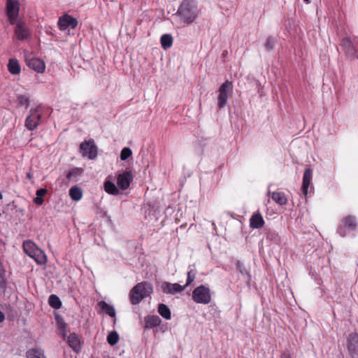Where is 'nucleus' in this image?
<instances>
[{
	"label": "nucleus",
	"instance_id": "obj_21",
	"mask_svg": "<svg viewBox=\"0 0 358 358\" xmlns=\"http://www.w3.org/2000/svg\"><path fill=\"white\" fill-rule=\"evenodd\" d=\"M98 306L102 312L105 313L111 317H115L116 313L115 308L104 301H101L98 303Z\"/></svg>",
	"mask_w": 358,
	"mask_h": 358
},
{
	"label": "nucleus",
	"instance_id": "obj_20",
	"mask_svg": "<svg viewBox=\"0 0 358 358\" xmlns=\"http://www.w3.org/2000/svg\"><path fill=\"white\" fill-rule=\"evenodd\" d=\"M69 345L73 349V351L78 352L81 350L80 341L76 333H71L68 337Z\"/></svg>",
	"mask_w": 358,
	"mask_h": 358
},
{
	"label": "nucleus",
	"instance_id": "obj_24",
	"mask_svg": "<svg viewBox=\"0 0 358 358\" xmlns=\"http://www.w3.org/2000/svg\"><path fill=\"white\" fill-rule=\"evenodd\" d=\"M103 186L104 190L109 194L117 195L120 192L118 187L115 185V184L108 179L105 180Z\"/></svg>",
	"mask_w": 358,
	"mask_h": 358
},
{
	"label": "nucleus",
	"instance_id": "obj_29",
	"mask_svg": "<svg viewBox=\"0 0 358 358\" xmlns=\"http://www.w3.org/2000/svg\"><path fill=\"white\" fill-rule=\"evenodd\" d=\"M161 45L162 47L166 50L171 47L173 44V38L171 35L166 34L161 36Z\"/></svg>",
	"mask_w": 358,
	"mask_h": 358
},
{
	"label": "nucleus",
	"instance_id": "obj_1",
	"mask_svg": "<svg viewBox=\"0 0 358 358\" xmlns=\"http://www.w3.org/2000/svg\"><path fill=\"white\" fill-rule=\"evenodd\" d=\"M176 15H178L184 23H192L198 15L197 7L194 1L183 0Z\"/></svg>",
	"mask_w": 358,
	"mask_h": 358
},
{
	"label": "nucleus",
	"instance_id": "obj_28",
	"mask_svg": "<svg viewBox=\"0 0 358 358\" xmlns=\"http://www.w3.org/2000/svg\"><path fill=\"white\" fill-rule=\"evenodd\" d=\"M158 313L162 317L166 320H170L171 317L170 308L164 303L159 304Z\"/></svg>",
	"mask_w": 358,
	"mask_h": 358
},
{
	"label": "nucleus",
	"instance_id": "obj_8",
	"mask_svg": "<svg viewBox=\"0 0 358 358\" xmlns=\"http://www.w3.org/2000/svg\"><path fill=\"white\" fill-rule=\"evenodd\" d=\"M20 13V2L18 0H7L6 5V15L8 22L13 25L17 22Z\"/></svg>",
	"mask_w": 358,
	"mask_h": 358
},
{
	"label": "nucleus",
	"instance_id": "obj_13",
	"mask_svg": "<svg viewBox=\"0 0 358 358\" xmlns=\"http://www.w3.org/2000/svg\"><path fill=\"white\" fill-rule=\"evenodd\" d=\"M15 24V34L19 41H24L30 36V31L24 22L18 21Z\"/></svg>",
	"mask_w": 358,
	"mask_h": 358
},
{
	"label": "nucleus",
	"instance_id": "obj_15",
	"mask_svg": "<svg viewBox=\"0 0 358 358\" xmlns=\"http://www.w3.org/2000/svg\"><path fill=\"white\" fill-rule=\"evenodd\" d=\"M313 178V170L310 168H306L304 171L303 176V182L301 191L303 194L306 196L308 193V188Z\"/></svg>",
	"mask_w": 358,
	"mask_h": 358
},
{
	"label": "nucleus",
	"instance_id": "obj_22",
	"mask_svg": "<svg viewBox=\"0 0 358 358\" xmlns=\"http://www.w3.org/2000/svg\"><path fill=\"white\" fill-rule=\"evenodd\" d=\"M55 318L57 328L59 330L63 338L65 339L66 336V323L65 322L64 318L59 314H55Z\"/></svg>",
	"mask_w": 358,
	"mask_h": 358
},
{
	"label": "nucleus",
	"instance_id": "obj_16",
	"mask_svg": "<svg viewBox=\"0 0 358 358\" xmlns=\"http://www.w3.org/2000/svg\"><path fill=\"white\" fill-rule=\"evenodd\" d=\"M27 65L38 73H43L45 69V63L41 59L36 57L27 59Z\"/></svg>",
	"mask_w": 358,
	"mask_h": 358
},
{
	"label": "nucleus",
	"instance_id": "obj_10",
	"mask_svg": "<svg viewBox=\"0 0 358 358\" xmlns=\"http://www.w3.org/2000/svg\"><path fill=\"white\" fill-rule=\"evenodd\" d=\"M41 115L37 108H31L30 115L26 118L24 125L29 131L34 130L39 124Z\"/></svg>",
	"mask_w": 358,
	"mask_h": 358
},
{
	"label": "nucleus",
	"instance_id": "obj_43",
	"mask_svg": "<svg viewBox=\"0 0 358 358\" xmlns=\"http://www.w3.org/2000/svg\"><path fill=\"white\" fill-rule=\"evenodd\" d=\"M4 320H5V315H4L3 313L1 310H0V323L3 322Z\"/></svg>",
	"mask_w": 358,
	"mask_h": 358
},
{
	"label": "nucleus",
	"instance_id": "obj_47",
	"mask_svg": "<svg viewBox=\"0 0 358 358\" xmlns=\"http://www.w3.org/2000/svg\"><path fill=\"white\" fill-rule=\"evenodd\" d=\"M357 38H358V36H357Z\"/></svg>",
	"mask_w": 358,
	"mask_h": 358
},
{
	"label": "nucleus",
	"instance_id": "obj_39",
	"mask_svg": "<svg viewBox=\"0 0 358 358\" xmlns=\"http://www.w3.org/2000/svg\"><path fill=\"white\" fill-rule=\"evenodd\" d=\"M7 286V280L4 276V270L0 271V288L6 290Z\"/></svg>",
	"mask_w": 358,
	"mask_h": 358
},
{
	"label": "nucleus",
	"instance_id": "obj_18",
	"mask_svg": "<svg viewBox=\"0 0 358 358\" xmlns=\"http://www.w3.org/2000/svg\"><path fill=\"white\" fill-rule=\"evenodd\" d=\"M341 46L348 56L353 57L357 52L356 47L350 38H344L342 40Z\"/></svg>",
	"mask_w": 358,
	"mask_h": 358
},
{
	"label": "nucleus",
	"instance_id": "obj_44",
	"mask_svg": "<svg viewBox=\"0 0 358 358\" xmlns=\"http://www.w3.org/2000/svg\"><path fill=\"white\" fill-rule=\"evenodd\" d=\"M27 177L29 179H31L32 178V174L31 173H27Z\"/></svg>",
	"mask_w": 358,
	"mask_h": 358
},
{
	"label": "nucleus",
	"instance_id": "obj_11",
	"mask_svg": "<svg viewBox=\"0 0 358 358\" xmlns=\"http://www.w3.org/2000/svg\"><path fill=\"white\" fill-rule=\"evenodd\" d=\"M133 180V176L131 171H126L117 176V185L122 190H126L129 187Z\"/></svg>",
	"mask_w": 358,
	"mask_h": 358
},
{
	"label": "nucleus",
	"instance_id": "obj_12",
	"mask_svg": "<svg viewBox=\"0 0 358 358\" xmlns=\"http://www.w3.org/2000/svg\"><path fill=\"white\" fill-rule=\"evenodd\" d=\"M77 25L78 20L68 14L63 15L59 18L58 26L60 30L64 31L69 27L74 29Z\"/></svg>",
	"mask_w": 358,
	"mask_h": 358
},
{
	"label": "nucleus",
	"instance_id": "obj_36",
	"mask_svg": "<svg viewBox=\"0 0 358 358\" xmlns=\"http://www.w3.org/2000/svg\"><path fill=\"white\" fill-rule=\"evenodd\" d=\"M236 268L240 273L243 276H249V273L244 266V265L239 261L237 260L236 262Z\"/></svg>",
	"mask_w": 358,
	"mask_h": 358
},
{
	"label": "nucleus",
	"instance_id": "obj_34",
	"mask_svg": "<svg viewBox=\"0 0 358 358\" xmlns=\"http://www.w3.org/2000/svg\"><path fill=\"white\" fill-rule=\"evenodd\" d=\"M17 104L20 106H25L27 108L29 105V100L27 96L19 95L17 98Z\"/></svg>",
	"mask_w": 358,
	"mask_h": 358
},
{
	"label": "nucleus",
	"instance_id": "obj_45",
	"mask_svg": "<svg viewBox=\"0 0 358 358\" xmlns=\"http://www.w3.org/2000/svg\"><path fill=\"white\" fill-rule=\"evenodd\" d=\"M2 198H3V195H2V194L0 192V200H1V199H2Z\"/></svg>",
	"mask_w": 358,
	"mask_h": 358
},
{
	"label": "nucleus",
	"instance_id": "obj_42",
	"mask_svg": "<svg viewBox=\"0 0 358 358\" xmlns=\"http://www.w3.org/2000/svg\"><path fill=\"white\" fill-rule=\"evenodd\" d=\"M34 201L36 205L41 206L43 203L44 200L41 196H36V197L34 199Z\"/></svg>",
	"mask_w": 358,
	"mask_h": 358
},
{
	"label": "nucleus",
	"instance_id": "obj_30",
	"mask_svg": "<svg viewBox=\"0 0 358 358\" xmlns=\"http://www.w3.org/2000/svg\"><path fill=\"white\" fill-rule=\"evenodd\" d=\"M48 303L52 308L55 309L60 308L62 305L60 299L55 294H51L49 296Z\"/></svg>",
	"mask_w": 358,
	"mask_h": 358
},
{
	"label": "nucleus",
	"instance_id": "obj_6",
	"mask_svg": "<svg viewBox=\"0 0 358 358\" xmlns=\"http://www.w3.org/2000/svg\"><path fill=\"white\" fill-rule=\"evenodd\" d=\"M232 89V82L229 80H226L220 87L217 96V107L219 109H222L227 105L229 94L231 93Z\"/></svg>",
	"mask_w": 358,
	"mask_h": 358
},
{
	"label": "nucleus",
	"instance_id": "obj_41",
	"mask_svg": "<svg viewBox=\"0 0 358 358\" xmlns=\"http://www.w3.org/2000/svg\"><path fill=\"white\" fill-rule=\"evenodd\" d=\"M280 358H292L291 352L289 350H285L281 352Z\"/></svg>",
	"mask_w": 358,
	"mask_h": 358
},
{
	"label": "nucleus",
	"instance_id": "obj_14",
	"mask_svg": "<svg viewBox=\"0 0 358 358\" xmlns=\"http://www.w3.org/2000/svg\"><path fill=\"white\" fill-rule=\"evenodd\" d=\"M162 290L165 294H175L182 292L185 287L181 286L178 283H171L169 282H164L161 285Z\"/></svg>",
	"mask_w": 358,
	"mask_h": 358
},
{
	"label": "nucleus",
	"instance_id": "obj_33",
	"mask_svg": "<svg viewBox=\"0 0 358 358\" xmlns=\"http://www.w3.org/2000/svg\"><path fill=\"white\" fill-rule=\"evenodd\" d=\"M119 338L120 337L117 332L116 331H113L108 335L107 341L111 346H113L117 343Z\"/></svg>",
	"mask_w": 358,
	"mask_h": 358
},
{
	"label": "nucleus",
	"instance_id": "obj_40",
	"mask_svg": "<svg viewBox=\"0 0 358 358\" xmlns=\"http://www.w3.org/2000/svg\"><path fill=\"white\" fill-rule=\"evenodd\" d=\"M47 189L45 188H41L36 191V195L38 196L43 197L47 193Z\"/></svg>",
	"mask_w": 358,
	"mask_h": 358
},
{
	"label": "nucleus",
	"instance_id": "obj_31",
	"mask_svg": "<svg viewBox=\"0 0 358 358\" xmlns=\"http://www.w3.org/2000/svg\"><path fill=\"white\" fill-rule=\"evenodd\" d=\"M83 171V169L81 168L74 167L70 169L66 175V177L68 180L75 179L78 176H80Z\"/></svg>",
	"mask_w": 358,
	"mask_h": 358
},
{
	"label": "nucleus",
	"instance_id": "obj_38",
	"mask_svg": "<svg viewBox=\"0 0 358 358\" xmlns=\"http://www.w3.org/2000/svg\"><path fill=\"white\" fill-rule=\"evenodd\" d=\"M196 272L194 269H190L187 272V282H186V285H185V287L189 286L194 280V279L196 278Z\"/></svg>",
	"mask_w": 358,
	"mask_h": 358
},
{
	"label": "nucleus",
	"instance_id": "obj_4",
	"mask_svg": "<svg viewBox=\"0 0 358 358\" xmlns=\"http://www.w3.org/2000/svg\"><path fill=\"white\" fill-rule=\"evenodd\" d=\"M192 297L196 303L208 304L211 301L210 290L205 285H200L193 290Z\"/></svg>",
	"mask_w": 358,
	"mask_h": 358
},
{
	"label": "nucleus",
	"instance_id": "obj_17",
	"mask_svg": "<svg viewBox=\"0 0 358 358\" xmlns=\"http://www.w3.org/2000/svg\"><path fill=\"white\" fill-rule=\"evenodd\" d=\"M144 329H151L161 325L162 320L157 315H148L144 318Z\"/></svg>",
	"mask_w": 358,
	"mask_h": 358
},
{
	"label": "nucleus",
	"instance_id": "obj_19",
	"mask_svg": "<svg viewBox=\"0 0 358 358\" xmlns=\"http://www.w3.org/2000/svg\"><path fill=\"white\" fill-rule=\"evenodd\" d=\"M264 225V220L262 214L257 211L254 213L250 219V227L252 229H261Z\"/></svg>",
	"mask_w": 358,
	"mask_h": 358
},
{
	"label": "nucleus",
	"instance_id": "obj_9",
	"mask_svg": "<svg viewBox=\"0 0 358 358\" xmlns=\"http://www.w3.org/2000/svg\"><path fill=\"white\" fill-rule=\"evenodd\" d=\"M346 347L350 358H358V334L352 332L346 338Z\"/></svg>",
	"mask_w": 358,
	"mask_h": 358
},
{
	"label": "nucleus",
	"instance_id": "obj_7",
	"mask_svg": "<svg viewBox=\"0 0 358 358\" xmlns=\"http://www.w3.org/2000/svg\"><path fill=\"white\" fill-rule=\"evenodd\" d=\"M357 228V219L353 215H348L341 220V224L337 229V233L342 237L347 235V230L355 231Z\"/></svg>",
	"mask_w": 358,
	"mask_h": 358
},
{
	"label": "nucleus",
	"instance_id": "obj_3",
	"mask_svg": "<svg viewBox=\"0 0 358 358\" xmlns=\"http://www.w3.org/2000/svg\"><path fill=\"white\" fill-rule=\"evenodd\" d=\"M23 249L24 252L34 259L38 264L42 265L46 262L47 258L44 252L38 248L34 242L31 241H24Z\"/></svg>",
	"mask_w": 358,
	"mask_h": 358
},
{
	"label": "nucleus",
	"instance_id": "obj_25",
	"mask_svg": "<svg viewBox=\"0 0 358 358\" xmlns=\"http://www.w3.org/2000/svg\"><path fill=\"white\" fill-rule=\"evenodd\" d=\"M27 358H46L41 348H31L26 352Z\"/></svg>",
	"mask_w": 358,
	"mask_h": 358
},
{
	"label": "nucleus",
	"instance_id": "obj_35",
	"mask_svg": "<svg viewBox=\"0 0 358 358\" xmlns=\"http://www.w3.org/2000/svg\"><path fill=\"white\" fill-rule=\"evenodd\" d=\"M276 43V40L273 36H268L266 39V43H265V48L266 50L271 51L274 48L275 44Z\"/></svg>",
	"mask_w": 358,
	"mask_h": 358
},
{
	"label": "nucleus",
	"instance_id": "obj_23",
	"mask_svg": "<svg viewBox=\"0 0 358 358\" xmlns=\"http://www.w3.org/2000/svg\"><path fill=\"white\" fill-rule=\"evenodd\" d=\"M8 70L13 75H17L20 73L21 67L17 59L12 58L9 59Z\"/></svg>",
	"mask_w": 358,
	"mask_h": 358
},
{
	"label": "nucleus",
	"instance_id": "obj_46",
	"mask_svg": "<svg viewBox=\"0 0 358 358\" xmlns=\"http://www.w3.org/2000/svg\"><path fill=\"white\" fill-rule=\"evenodd\" d=\"M306 3H309L310 2V0H303Z\"/></svg>",
	"mask_w": 358,
	"mask_h": 358
},
{
	"label": "nucleus",
	"instance_id": "obj_37",
	"mask_svg": "<svg viewBox=\"0 0 358 358\" xmlns=\"http://www.w3.org/2000/svg\"><path fill=\"white\" fill-rule=\"evenodd\" d=\"M132 155L131 150L129 148H124L120 152V159L122 161L127 160Z\"/></svg>",
	"mask_w": 358,
	"mask_h": 358
},
{
	"label": "nucleus",
	"instance_id": "obj_32",
	"mask_svg": "<svg viewBox=\"0 0 358 358\" xmlns=\"http://www.w3.org/2000/svg\"><path fill=\"white\" fill-rule=\"evenodd\" d=\"M266 239L275 244H278L280 242V236L278 233L271 229L266 232Z\"/></svg>",
	"mask_w": 358,
	"mask_h": 358
},
{
	"label": "nucleus",
	"instance_id": "obj_27",
	"mask_svg": "<svg viewBox=\"0 0 358 358\" xmlns=\"http://www.w3.org/2000/svg\"><path fill=\"white\" fill-rule=\"evenodd\" d=\"M272 199L280 206L285 205L287 203V198L283 192H274L271 194Z\"/></svg>",
	"mask_w": 358,
	"mask_h": 358
},
{
	"label": "nucleus",
	"instance_id": "obj_2",
	"mask_svg": "<svg viewBox=\"0 0 358 358\" xmlns=\"http://www.w3.org/2000/svg\"><path fill=\"white\" fill-rule=\"evenodd\" d=\"M153 292L151 283L143 281L137 283L129 292V300L132 305L140 303L142 299L149 296Z\"/></svg>",
	"mask_w": 358,
	"mask_h": 358
},
{
	"label": "nucleus",
	"instance_id": "obj_26",
	"mask_svg": "<svg viewBox=\"0 0 358 358\" xmlns=\"http://www.w3.org/2000/svg\"><path fill=\"white\" fill-rule=\"evenodd\" d=\"M69 196L72 200L78 201L82 199L83 191L82 189L78 186H73L69 189Z\"/></svg>",
	"mask_w": 358,
	"mask_h": 358
},
{
	"label": "nucleus",
	"instance_id": "obj_5",
	"mask_svg": "<svg viewBox=\"0 0 358 358\" xmlns=\"http://www.w3.org/2000/svg\"><path fill=\"white\" fill-rule=\"evenodd\" d=\"M80 152L83 157L94 160L98 156V148L93 139L85 140L80 144Z\"/></svg>",
	"mask_w": 358,
	"mask_h": 358
}]
</instances>
